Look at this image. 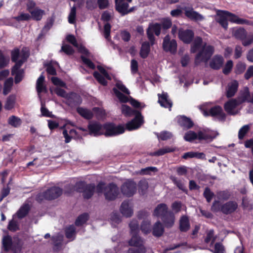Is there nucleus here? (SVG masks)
I'll return each instance as SVG.
<instances>
[{
	"instance_id": "34",
	"label": "nucleus",
	"mask_w": 253,
	"mask_h": 253,
	"mask_svg": "<svg viewBox=\"0 0 253 253\" xmlns=\"http://www.w3.org/2000/svg\"><path fill=\"white\" fill-rule=\"evenodd\" d=\"M77 112L81 116L86 120H91L93 117L92 112L86 108L79 107L77 108Z\"/></svg>"
},
{
	"instance_id": "52",
	"label": "nucleus",
	"mask_w": 253,
	"mask_h": 253,
	"mask_svg": "<svg viewBox=\"0 0 253 253\" xmlns=\"http://www.w3.org/2000/svg\"><path fill=\"white\" fill-rule=\"evenodd\" d=\"M157 170L158 169L156 167H148L145 168L141 169L138 172V173L141 175H150L151 172H156Z\"/></svg>"
},
{
	"instance_id": "55",
	"label": "nucleus",
	"mask_w": 253,
	"mask_h": 253,
	"mask_svg": "<svg viewBox=\"0 0 253 253\" xmlns=\"http://www.w3.org/2000/svg\"><path fill=\"white\" fill-rule=\"evenodd\" d=\"M129 226L130 229V234H137L139 232V225L136 220H132L129 224Z\"/></svg>"
},
{
	"instance_id": "22",
	"label": "nucleus",
	"mask_w": 253,
	"mask_h": 253,
	"mask_svg": "<svg viewBox=\"0 0 253 253\" xmlns=\"http://www.w3.org/2000/svg\"><path fill=\"white\" fill-rule=\"evenodd\" d=\"M238 105L239 103L238 101L235 99H232L224 104V108L228 114L235 115L237 114V112H235L234 110Z\"/></svg>"
},
{
	"instance_id": "24",
	"label": "nucleus",
	"mask_w": 253,
	"mask_h": 253,
	"mask_svg": "<svg viewBox=\"0 0 253 253\" xmlns=\"http://www.w3.org/2000/svg\"><path fill=\"white\" fill-rule=\"evenodd\" d=\"M122 113L126 117H129L133 116H136L141 114L140 111L132 109L130 106L126 104H122L121 107Z\"/></svg>"
},
{
	"instance_id": "8",
	"label": "nucleus",
	"mask_w": 253,
	"mask_h": 253,
	"mask_svg": "<svg viewBox=\"0 0 253 253\" xmlns=\"http://www.w3.org/2000/svg\"><path fill=\"white\" fill-rule=\"evenodd\" d=\"M177 46L176 40L174 39L171 40L169 35H166L163 39L162 47L165 51L174 54L176 52Z\"/></svg>"
},
{
	"instance_id": "44",
	"label": "nucleus",
	"mask_w": 253,
	"mask_h": 253,
	"mask_svg": "<svg viewBox=\"0 0 253 253\" xmlns=\"http://www.w3.org/2000/svg\"><path fill=\"white\" fill-rule=\"evenodd\" d=\"M16 97L14 95H10L7 98L4 108L7 110H10L14 108L15 103Z\"/></svg>"
},
{
	"instance_id": "53",
	"label": "nucleus",
	"mask_w": 253,
	"mask_h": 253,
	"mask_svg": "<svg viewBox=\"0 0 253 253\" xmlns=\"http://www.w3.org/2000/svg\"><path fill=\"white\" fill-rule=\"evenodd\" d=\"M214 236V230L210 229L207 232L206 237L205 239V242L208 244L211 241V245H212L215 241V238Z\"/></svg>"
},
{
	"instance_id": "27",
	"label": "nucleus",
	"mask_w": 253,
	"mask_h": 253,
	"mask_svg": "<svg viewBox=\"0 0 253 253\" xmlns=\"http://www.w3.org/2000/svg\"><path fill=\"white\" fill-rule=\"evenodd\" d=\"M158 102L161 106L166 108H170L172 107V102L168 99V94L167 92H163L162 94H158Z\"/></svg>"
},
{
	"instance_id": "63",
	"label": "nucleus",
	"mask_w": 253,
	"mask_h": 253,
	"mask_svg": "<svg viewBox=\"0 0 253 253\" xmlns=\"http://www.w3.org/2000/svg\"><path fill=\"white\" fill-rule=\"evenodd\" d=\"M149 26L151 27L153 32L157 36H159L160 35L162 29L160 23H155L154 24H150Z\"/></svg>"
},
{
	"instance_id": "6",
	"label": "nucleus",
	"mask_w": 253,
	"mask_h": 253,
	"mask_svg": "<svg viewBox=\"0 0 253 253\" xmlns=\"http://www.w3.org/2000/svg\"><path fill=\"white\" fill-rule=\"evenodd\" d=\"M2 247L4 251L7 252L11 250L13 252L16 253L17 250L19 251L21 250V245L18 242L13 244L12 238L9 235L4 236L2 240Z\"/></svg>"
},
{
	"instance_id": "7",
	"label": "nucleus",
	"mask_w": 253,
	"mask_h": 253,
	"mask_svg": "<svg viewBox=\"0 0 253 253\" xmlns=\"http://www.w3.org/2000/svg\"><path fill=\"white\" fill-rule=\"evenodd\" d=\"M119 190L117 185L113 182L110 183L104 188V196L108 201H113L118 197Z\"/></svg>"
},
{
	"instance_id": "13",
	"label": "nucleus",
	"mask_w": 253,
	"mask_h": 253,
	"mask_svg": "<svg viewBox=\"0 0 253 253\" xmlns=\"http://www.w3.org/2000/svg\"><path fill=\"white\" fill-rule=\"evenodd\" d=\"M144 123L143 117L142 114L136 115L126 125V128L128 130H132L139 128Z\"/></svg>"
},
{
	"instance_id": "18",
	"label": "nucleus",
	"mask_w": 253,
	"mask_h": 253,
	"mask_svg": "<svg viewBox=\"0 0 253 253\" xmlns=\"http://www.w3.org/2000/svg\"><path fill=\"white\" fill-rule=\"evenodd\" d=\"M209 115L212 117H217L218 121L221 122L225 121L226 117L220 106L211 107L209 110Z\"/></svg>"
},
{
	"instance_id": "56",
	"label": "nucleus",
	"mask_w": 253,
	"mask_h": 253,
	"mask_svg": "<svg viewBox=\"0 0 253 253\" xmlns=\"http://www.w3.org/2000/svg\"><path fill=\"white\" fill-rule=\"evenodd\" d=\"M197 138V133L193 131L190 130L188 132H187L184 136V139L186 141L188 142H192L193 140L196 139Z\"/></svg>"
},
{
	"instance_id": "17",
	"label": "nucleus",
	"mask_w": 253,
	"mask_h": 253,
	"mask_svg": "<svg viewBox=\"0 0 253 253\" xmlns=\"http://www.w3.org/2000/svg\"><path fill=\"white\" fill-rule=\"evenodd\" d=\"M161 219L166 228H170L174 224L175 217L173 212L170 211Z\"/></svg>"
},
{
	"instance_id": "26",
	"label": "nucleus",
	"mask_w": 253,
	"mask_h": 253,
	"mask_svg": "<svg viewBox=\"0 0 253 253\" xmlns=\"http://www.w3.org/2000/svg\"><path fill=\"white\" fill-rule=\"evenodd\" d=\"M120 210L121 213L126 217H131L133 213V210L129 206V202L127 201L122 202Z\"/></svg>"
},
{
	"instance_id": "11",
	"label": "nucleus",
	"mask_w": 253,
	"mask_h": 253,
	"mask_svg": "<svg viewBox=\"0 0 253 253\" xmlns=\"http://www.w3.org/2000/svg\"><path fill=\"white\" fill-rule=\"evenodd\" d=\"M136 191V184L133 181H127L121 186V192L127 197H132Z\"/></svg>"
},
{
	"instance_id": "58",
	"label": "nucleus",
	"mask_w": 253,
	"mask_h": 253,
	"mask_svg": "<svg viewBox=\"0 0 253 253\" xmlns=\"http://www.w3.org/2000/svg\"><path fill=\"white\" fill-rule=\"evenodd\" d=\"M41 112L42 115L43 117H50L54 118L55 117L54 115L52 114V113L49 112V110L45 107V104L42 102Z\"/></svg>"
},
{
	"instance_id": "37",
	"label": "nucleus",
	"mask_w": 253,
	"mask_h": 253,
	"mask_svg": "<svg viewBox=\"0 0 253 253\" xmlns=\"http://www.w3.org/2000/svg\"><path fill=\"white\" fill-rule=\"evenodd\" d=\"M30 13L31 14V18L36 21H40L42 19V16L45 14L44 10L40 9L39 7H37L34 10L31 11Z\"/></svg>"
},
{
	"instance_id": "14",
	"label": "nucleus",
	"mask_w": 253,
	"mask_h": 253,
	"mask_svg": "<svg viewBox=\"0 0 253 253\" xmlns=\"http://www.w3.org/2000/svg\"><path fill=\"white\" fill-rule=\"evenodd\" d=\"M225 14L228 16V20L231 23L238 25H247L253 26V21L239 18L236 14L228 11L225 12Z\"/></svg>"
},
{
	"instance_id": "30",
	"label": "nucleus",
	"mask_w": 253,
	"mask_h": 253,
	"mask_svg": "<svg viewBox=\"0 0 253 253\" xmlns=\"http://www.w3.org/2000/svg\"><path fill=\"white\" fill-rule=\"evenodd\" d=\"M238 85V83L236 80L233 81L230 84H228L226 93L227 98H231L234 96L237 91Z\"/></svg>"
},
{
	"instance_id": "25",
	"label": "nucleus",
	"mask_w": 253,
	"mask_h": 253,
	"mask_svg": "<svg viewBox=\"0 0 253 253\" xmlns=\"http://www.w3.org/2000/svg\"><path fill=\"white\" fill-rule=\"evenodd\" d=\"M224 59L221 55H215L210 62V67L214 70H219L223 64Z\"/></svg>"
},
{
	"instance_id": "2",
	"label": "nucleus",
	"mask_w": 253,
	"mask_h": 253,
	"mask_svg": "<svg viewBox=\"0 0 253 253\" xmlns=\"http://www.w3.org/2000/svg\"><path fill=\"white\" fill-rule=\"evenodd\" d=\"M74 188L77 192L83 193L84 199L88 200L93 196L95 185L94 183L87 184L85 181H80L76 183Z\"/></svg>"
},
{
	"instance_id": "45",
	"label": "nucleus",
	"mask_w": 253,
	"mask_h": 253,
	"mask_svg": "<svg viewBox=\"0 0 253 253\" xmlns=\"http://www.w3.org/2000/svg\"><path fill=\"white\" fill-rule=\"evenodd\" d=\"M171 179L174 185H175L180 190L186 194L188 193V190L185 187L184 183L182 180L178 179L175 177H172Z\"/></svg>"
},
{
	"instance_id": "28",
	"label": "nucleus",
	"mask_w": 253,
	"mask_h": 253,
	"mask_svg": "<svg viewBox=\"0 0 253 253\" xmlns=\"http://www.w3.org/2000/svg\"><path fill=\"white\" fill-rule=\"evenodd\" d=\"M127 1H126L122 3L120 5H118L117 7H116L115 9L118 11L122 16H125L128 14V13L133 11L134 10V7H132L130 8L129 7V3Z\"/></svg>"
},
{
	"instance_id": "4",
	"label": "nucleus",
	"mask_w": 253,
	"mask_h": 253,
	"mask_svg": "<svg viewBox=\"0 0 253 253\" xmlns=\"http://www.w3.org/2000/svg\"><path fill=\"white\" fill-rule=\"evenodd\" d=\"M234 36L236 39L242 41L244 46H247L253 42V33L248 34L247 31L244 28H239L234 32Z\"/></svg>"
},
{
	"instance_id": "54",
	"label": "nucleus",
	"mask_w": 253,
	"mask_h": 253,
	"mask_svg": "<svg viewBox=\"0 0 253 253\" xmlns=\"http://www.w3.org/2000/svg\"><path fill=\"white\" fill-rule=\"evenodd\" d=\"M138 187L139 192L144 194L148 188V183L145 180H141L138 182Z\"/></svg>"
},
{
	"instance_id": "42",
	"label": "nucleus",
	"mask_w": 253,
	"mask_h": 253,
	"mask_svg": "<svg viewBox=\"0 0 253 253\" xmlns=\"http://www.w3.org/2000/svg\"><path fill=\"white\" fill-rule=\"evenodd\" d=\"M13 84V79L12 77L7 79L3 84V94L4 95L8 94L12 89Z\"/></svg>"
},
{
	"instance_id": "35",
	"label": "nucleus",
	"mask_w": 253,
	"mask_h": 253,
	"mask_svg": "<svg viewBox=\"0 0 253 253\" xmlns=\"http://www.w3.org/2000/svg\"><path fill=\"white\" fill-rule=\"evenodd\" d=\"M205 154L203 152L190 151L185 153L182 155V158L185 160L193 158L198 159H204L205 158Z\"/></svg>"
},
{
	"instance_id": "50",
	"label": "nucleus",
	"mask_w": 253,
	"mask_h": 253,
	"mask_svg": "<svg viewBox=\"0 0 253 253\" xmlns=\"http://www.w3.org/2000/svg\"><path fill=\"white\" fill-rule=\"evenodd\" d=\"M250 129V125H246L243 126L239 130L238 138L240 140L244 139L246 135L249 132Z\"/></svg>"
},
{
	"instance_id": "59",
	"label": "nucleus",
	"mask_w": 253,
	"mask_h": 253,
	"mask_svg": "<svg viewBox=\"0 0 253 253\" xmlns=\"http://www.w3.org/2000/svg\"><path fill=\"white\" fill-rule=\"evenodd\" d=\"M213 253H225L224 246L220 242H217L214 244V250H210Z\"/></svg>"
},
{
	"instance_id": "15",
	"label": "nucleus",
	"mask_w": 253,
	"mask_h": 253,
	"mask_svg": "<svg viewBox=\"0 0 253 253\" xmlns=\"http://www.w3.org/2000/svg\"><path fill=\"white\" fill-rule=\"evenodd\" d=\"M238 205L235 201H229L222 204L221 212L225 215L231 214L237 210Z\"/></svg>"
},
{
	"instance_id": "57",
	"label": "nucleus",
	"mask_w": 253,
	"mask_h": 253,
	"mask_svg": "<svg viewBox=\"0 0 253 253\" xmlns=\"http://www.w3.org/2000/svg\"><path fill=\"white\" fill-rule=\"evenodd\" d=\"M14 19L17 22L28 21L31 19V16L29 13H21L19 15L14 17Z\"/></svg>"
},
{
	"instance_id": "16",
	"label": "nucleus",
	"mask_w": 253,
	"mask_h": 253,
	"mask_svg": "<svg viewBox=\"0 0 253 253\" xmlns=\"http://www.w3.org/2000/svg\"><path fill=\"white\" fill-rule=\"evenodd\" d=\"M184 10V14L186 17L193 21H202L204 17L198 12L194 10L192 7H186L182 8Z\"/></svg>"
},
{
	"instance_id": "60",
	"label": "nucleus",
	"mask_w": 253,
	"mask_h": 253,
	"mask_svg": "<svg viewBox=\"0 0 253 253\" xmlns=\"http://www.w3.org/2000/svg\"><path fill=\"white\" fill-rule=\"evenodd\" d=\"M7 229L11 232H15L19 230V227L17 221L12 219L9 221Z\"/></svg>"
},
{
	"instance_id": "32",
	"label": "nucleus",
	"mask_w": 253,
	"mask_h": 253,
	"mask_svg": "<svg viewBox=\"0 0 253 253\" xmlns=\"http://www.w3.org/2000/svg\"><path fill=\"white\" fill-rule=\"evenodd\" d=\"M44 77L41 75L37 81L36 89L39 94L42 92L46 93L47 91L46 87L44 84Z\"/></svg>"
},
{
	"instance_id": "10",
	"label": "nucleus",
	"mask_w": 253,
	"mask_h": 253,
	"mask_svg": "<svg viewBox=\"0 0 253 253\" xmlns=\"http://www.w3.org/2000/svg\"><path fill=\"white\" fill-rule=\"evenodd\" d=\"M178 38L183 43L189 44L192 42L194 38V33L190 29L184 30L180 28L178 30Z\"/></svg>"
},
{
	"instance_id": "41",
	"label": "nucleus",
	"mask_w": 253,
	"mask_h": 253,
	"mask_svg": "<svg viewBox=\"0 0 253 253\" xmlns=\"http://www.w3.org/2000/svg\"><path fill=\"white\" fill-rule=\"evenodd\" d=\"M69 101L73 105H79L82 102L81 97L76 93L71 92L69 94Z\"/></svg>"
},
{
	"instance_id": "39",
	"label": "nucleus",
	"mask_w": 253,
	"mask_h": 253,
	"mask_svg": "<svg viewBox=\"0 0 253 253\" xmlns=\"http://www.w3.org/2000/svg\"><path fill=\"white\" fill-rule=\"evenodd\" d=\"M202 42V38L200 37H196L193 43L191 45L190 49L191 53H196L201 48Z\"/></svg>"
},
{
	"instance_id": "29",
	"label": "nucleus",
	"mask_w": 253,
	"mask_h": 253,
	"mask_svg": "<svg viewBox=\"0 0 253 253\" xmlns=\"http://www.w3.org/2000/svg\"><path fill=\"white\" fill-rule=\"evenodd\" d=\"M190 228V224L187 215H182L179 219V230L182 232L188 231Z\"/></svg>"
},
{
	"instance_id": "21",
	"label": "nucleus",
	"mask_w": 253,
	"mask_h": 253,
	"mask_svg": "<svg viewBox=\"0 0 253 253\" xmlns=\"http://www.w3.org/2000/svg\"><path fill=\"white\" fill-rule=\"evenodd\" d=\"M90 134H93L94 136H98L103 134L101 132L102 126L97 122H94L89 124L87 126Z\"/></svg>"
},
{
	"instance_id": "3",
	"label": "nucleus",
	"mask_w": 253,
	"mask_h": 253,
	"mask_svg": "<svg viewBox=\"0 0 253 253\" xmlns=\"http://www.w3.org/2000/svg\"><path fill=\"white\" fill-rule=\"evenodd\" d=\"M214 51V48L212 45H205L196 54L195 58V65L197 66L201 62H207L213 55Z\"/></svg>"
},
{
	"instance_id": "51",
	"label": "nucleus",
	"mask_w": 253,
	"mask_h": 253,
	"mask_svg": "<svg viewBox=\"0 0 253 253\" xmlns=\"http://www.w3.org/2000/svg\"><path fill=\"white\" fill-rule=\"evenodd\" d=\"M203 196L206 199L208 203H210L214 196V194L211 190L209 187H207L204 190Z\"/></svg>"
},
{
	"instance_id": "12",
	"label": "nucleus",
	"mask_w": 253,
	"mask_h": 253,
	"mask_svg": "<svg viewBox=\"0 0 253 253\" xmlns=\"http://www.w3.org/2000/svg\"><path fill=\"white\" fill-rule=\"evenodd\" d=\"M144 243V240L138 235V234L131 235V238L128 241L129 246L135 247V249H142L144 250V253H146L147 249Z\"/></svg>"
},
{
	"instance_id": "1",
	"label": "nucleus",
	"mask_w": 253,
	"mask_h": 253,
	"mask_svg": "<svg viewBox=\"0 0 253 253\" xmlns=\"http://www.w3.org/2000/svg\"><path fill=\"white\" fill-rule=\"evenodd\" d=\"M63 194V189L58 186H52L45 191L38 194L36 200L42 203L43 200L52 201L58 198Z\"/></svg>"
},
{
	"instance_id": "19",
	"label": "nucleus",
	"mask_w": 253,
	"mask_h": 253,
	"mask_svg": "<svg viewBox=\"0 0 253 253\" xmlns=\"http://www.w3.org/2000/svg\"><path fill=\"white\" fill-rule=\"evenodd\" d=\"M177 123L184 129L191 128L194 125V122L190 118L184 115L177 117Z\"/></svg>"
},
{
	"instance_id": "23",
	"label": "nucleus",
	"mask_w": 253,
	"mask_h": 253,
	"mask_svg": "<svg viewBox=\"0 0 253 253\" xmlns=\"http://www.w3.org/2000/svg\"><path fill=\"white\" fill-rule=\"evenodd\" d=\"M226 10H219L217 13L216 21L222 27L226 30L228 28V16L225 14Z\"/></svg>"
},
{
	"instance_id": "5",
	"label": "nucleus",
	"mask_w": 253,
	"mask_h": 253,
	"mask_svg": "<svg viewBox=\"0 0 253 253\" xmlns=\"http://www.w3.org/2000/svg\"><path fill=\"white\" fill-rule=\"evenodd\" d=\"M103 127L105 130L103 134L106 137L118 135L123 133L125 131V128L123 126H117L112 123L104 125Z\"/></svg>"
},
{
	"instance_id": "43",
	"label": "nucleus",
	"mask_w": 253,
	"mask_h": 253,
	"mask_svg": "<svg viewBox=\"0 0 253 253\" xmlns=\"http://www.w3.org/2000/svg\"><path fill=\"white\" fill-rule=\"evenodd\" d=\"M112 90L114 93L118 98L121 103H125L129 101V98L120 92L117 88L114 87Z\"/></svg>"
},
{
	"instance_id": "48",
	"label": "nucleus",
	"mask_w": 253,
	"mask_h": 253,
	"mask_svg": "<svg viewBox=\"0 0 253 253\" xmlns=\"http://www.w3.org/2000/svg\"><path fill=\"white\" fill-rule=\"evenodd\" d=\"M9 62V58L5 56L2 51L0 49V69H3L7 67Z\"/></svg>"
},
{
	"instance_id": "61",
	"label": "nucleus",
	"mask_w": 253,
	"mask_h": 253,
	"mask_svg": "<svg viewBox=\"0 0 253 253\" xmlns=\"http://www.w3.org/2000/svg\"><path fill=\"white\" fill-rule=\"evenodd\" d=\"M219 199L224 201L228 200L231 197V194L228 191H220L217 193Z\"/></svg>"
},
{
	"instance_id": "20",
	"label": "nucleus",
	"mask_w": 253,
	"mask_h": 253,
	"mask_svg": "<svg viewBox=\"0 0 253 253\" xmlns=\"http://www.w3.org/2000/svg\"><path fill=\"white\" fill-rule=\"evenodd\" d=\"M170 211L169 210L168 207L165 203L158 204L154 210L153 215L157 217L162 218Z\"/></svg>"
},
{
	"instance_id": "38",
	"label": "nucleus",
	"mask_w": 253,
	"mask_h": 253,
	"mask_svg": "<svg viewBox=\"0 0 253 253\" xmlns=\"http://www.w3.org/2000/svg\"><path fill=\"white\" fill-rule=\"evenodd\" d=\"M30 207L28 204L23 205L17 212V215L18 218L22 219L25 217L29 213Z\"/></svg>"
},
{
	"instance_id": "31",
	"label": "nucleus",
	"mask_w": 253,
	"mask_h": 253,
	"mask_svg": "<svg viewBox=\"0 0 253 253\" xmlns=\"http://www.w3.org/2000/svg\"><path fill=\"white\" fill-rule=\"evenodd\" d=\"M151 46V43L148 42H144L142 43L139 52L142 58L145 59L148 57L150 52Z\"/></svg>"
},
{
	"instance_id": "40",
	"label": "nucleus",
	"mask_w": 253,
	"mask_h": 253,
	"mask_svg": "<svg viewBox=\"0 0 253 253\" xmlns=\"http://www.w3.org/2000/svg\"><path fill=\"white\" fill-rule=\"evenodd\" d=\"M51 240L54 246L53 250L56 252L59 251L61 247L63 237L59 235L54 236L52 237Z\"/></svg>"
},
{
	"instance_id": "49",
	"label": "nucleus",
	"mask_w": 253,
	"mask_h": 253,
	"mask_svg": "<svg viewBox=\"0 0 253 253\" xmlns=\"http://www.w3.org/2000/svg\"><path fill=\"white\" fill-rule=\"evenodd\" d=\"M21 119L15 116H11L8 120V123L14 127H17L21 125Z\"/></svg>"
},
{
	"instance_id": "46",
	"label": "nucleus",
	"mask_w": 253,
	"mask_h": 253,
	"mask_svg": "<svg viewBox=\"0 0 253 253\" xmlns=\"http://www.w3.org/2000/svg\"><path fill=\"white\" fill-rule=\"evenodd\" d=\"M89 217L88 214L84 213L80 215L75 221V225L77 226H81L84 224L88 220Z\"/></svg>"
},
{
	"instance_id": "33",
	"label": "nucleus",
	"mask_w": 253,
	"mask_h": 253,
	"mask_svg": "<svg viewBox=\"0 0 253 253\" xmlns=\"http://www.w3.org/2000/svg\"><path fill=\"white\" fill-rule=\"evenodd\" d=\"M164 232V227L160 221H157L153 225L152 234L155 237H159L162 236Z\"/></svg>"
},
{
	"instance_id": "9",
	"label": "nucleus",
	"mask_w": 253,
	"mask_h": 253,
	"mask_svg": "<svg viewBox=\"0 0 253 253\" xmlns=\"http://www.w3.org/2000/svg\"><path fill=\"white\" fill-rule=\"evenodd\" d=\"M97 68L102 75L97 71H95L93 74V77L99 84L104 86L107 85L108 82L105 80V78L109 80L111 79L108 72L103 67L100 65L97 66Z\"/></svg>"
},
{
	"instance_id": "62",
	"label": "nucleus",
	"mask_w": 253,
	"mask_h": 253,
	"mask_svg": "<svg viewBox=\"0 0 253 253\" xmlns=\"http://www.w3.org/2000/svg\"><path fill=\"white\" fill-rule=\"evenodd\" d=\"M81 59L84 64H85L88 68L91 69H95V64L88 58L85 57L84 56L81 55Z\"/></svg>"
},
{
	"instance_id": "36",
	"label": "nucleus",
	"mask_w": 253,
	"mask_h": 253,
	"mask_svg": "<svg viewBox=\"0 0 253 253\" xmlns=\"http://www.w3.org/2000/svg\"><path fill=\"white\" fill-rule=\"evenodd\" d=\"M176 150L175 147H165L164 148L159 149L158 151L151 152L149 155L151 156H160L165 155L168 153L174 152Z\"/></svg>"
},
{
	"instance_id": "47",
	"label": "nucleus",
	"mask_w": 253,
	"mask_h": 253,
	"mask_svg": "<svg viewBox=\"0 0 253 253\" xmlns=\"http://www.w3.org/2000/svg\"><path fill=\"white\" fill-rule=\"evenodd\" d=\"M65 236L67 239L74 238L76 235V228L73 225H69L65 228Z\"/></svg>"
},
{
	"instance_id": "64",
	"label": "nucleus",
	"mask_w": 253,
	"mask_h": 253,
	"mask_svg": "<svg viewBox=\"0 0 253 253\" xmlns=\"http://www.w3.org/2000/svg\"><path fill=\"white\" fill-rule=\"evenodd\" d=\"M162 29L163 30H166L169 29L172 26V21L168 18H164L161 23Z\"/></svg>"
}]
</instances>
